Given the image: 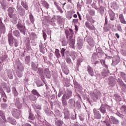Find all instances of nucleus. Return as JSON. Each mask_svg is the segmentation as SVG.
<instances>
[{"label": "nucleus", "mask_w": 126, "mask_h": 126, "mask_svg": "<svg viewBox=\"0 0 126 126\" xmlns=\"http://www.w3.org/2000/svg\"><path fill=\"white\" fill-rule=\"evenodd\" d=\"M65 34L66 39H68V37L69 38H70V37H71V38L73 37V35H74V32H73V30H72V29H69V30H65Z\"/></svg>", "instance_id": "obj_1"}, {"label": "nucleus", "mask_w": 126, "mask_h": 126, "mask_svg": "<svg viewBox=\"0 0 126 126\" xmlns=\"http://www.w3.org/2000/svg\"><path fill=\"white\" fill-rule=\"evenodd\" d=\"M16 26L17 29H18L20 31L21 33H23L24 35H25V26H24L20 23H18L16 25Z\"/></svg>", "instance_id": "obj_2"}, {"label": "nucleus", "mask_w": 126, "mask_h": 126, "mask_svg": "<svg viewBox=\"0 0 126 126\" xmlns=\"http://www.w3.org/2000/svg\"><path fill=\"white\" fill-rule=\"evenodd\" d=\"M7 36H8V42L9 43V45L11 46H12L13 45V39H14L13 35H12V33L9 32Z\"/></svg>", "instance_id": "obj_3"}, {"label": "nucleus", "mask_w": 126, "mask_h": 126, "mask_svg": "<svg viewBox=\"0 0 126 126\" xmlns=\"http://www.w3.org/2000/svg\"><path fill=\"white\" fill-rule=\"evenodd\" d=\"M8 15L10 18H13V16H14V8L12 7H9L8 9Z\"/></svg>", "instance_id": "obj_4"}, {"label": "nucleus", "mask_w": 126, "mask_h": 126, "mask_svg": "<svg viewBox=\"0 0 126 126\" xmlns=\"http://www.w3.org/2000/svg\"><path fill=\"white\" fill-rule=\"evenodd\" d=\"M101 93L97 92L96 90H94V92L92 93V96L93 99H98Z\"/></svg>", "instance_id": "obj_5"}, {"label": "nucleus", "mask_w": 126, "mask_h": 126, "mask_svg": "<svg viewBox=\"0 0 126 126\" xmlns=\"http://www.w3.org/2000/svg\"><path fill=\"white\" fill-rule=\"evenodd\" d=\"M68 43L70 47H72V49H74V44H75V40L70 36L68 39Z\"/></svg>", "instance_id": "obj_6"}, {"label": "nucleus", "mask_w": 126, "mask_h": 126, "mask_svg": "<svg viewBox=\"0 0 126 126\" xmlns=\"http://www.w3.org/2000/svg\"><path fill=\"white\" fill-rule=\"evenodd\" d=\"M94 117L95 118V119H97V120H100L101 119V114H100V113L97 109H94Z\"/></svg>", "instance_id": "obj_7"}, {"label": "nucleus", "mask_w": 126, "mask_h": 126, "mask_svg": "<svg viewBox=\"0 0 126 126\" xmlns=\"http://www.w3.org/2000/svg\"><path fill=\"white\" fill-rule=\"evenodd\" d=\"M87 69L89 74H90L91 76H94V71L93 70V68L89 65L87 67Z\"/></svg>", "instance_id": "obj_8"}, {"label": "nucleus", "mask_w": 126, "mask_h": 126, "mask_svg": "<svg viewBox=\"0 0 126 126\" xmlns=\"http://www.w3.org/2000/svg\"><path fill=\"white\" fill-rule=\"evenodd\" d=\"M108 25V16H106L105 17V23H104V27L103 28V29L104 31H109L110 30V29L109 28H107V25Z\"/></svg>", "instance_id": "obj_9"}, {"label": "nucleus", "mask_w": 126, "mask_h": 126, "mask_svg": "<svg viewBox=\"0 0 126 126\" xmlns=\"http://www.w3.org/2000/svg\"><path fill=\"white\" fill-rule=\"evenodd\" d=\"M66 95L63 94L62 98V104L63 107H66L67 105V102H66V100H65V96Z\"/></svg>", "instance_id": "obj_10"}, {"label": "nucleus", "mask_w": 126, "mask_h": 126, "mask_svg": "<svg viewBox=\"0 0 126 126\" xmlns=\"http://www.w3.org/2000/svg\"><path fill=\"white\" fill-rule=\"evenodd\" d=\"M119 16L120 22H121L122 24H126V21L124 17V15H123V14H120Z\"/></svg>", "instance_id": "obj_11"}, {"label": "nucleus", "mask_w": 126, "mask_h": 126, "mask_svg": "<svg viewBox=\"0 0 126 126\" xmlns=\"http://www.w3.org/2000/svg\"><path fill=\"white\" fill-rule=\"evenodd\" d=\"M12 115H13V116L16 118V119H19L21 116L20 113L18 112V111H17L16 110H14L12 112Z\"/></svg>", "instance_id": "obj_12"}, {"label": "nucleus", "mask_w": 126, "mask_h": 126, "mask_svg": "<svg viewBox=\"0 0 126 126\" xmlns=\"http://www.w3.org/2000/svg\"><path fill=\"white\" fill-rule=\"evenodd\" d=\"M115 13L113 11L111 10L109 11V17L110 20L112 21H114V20H115Z\"/></svg>", "instance_id": "obj_13"}, {"label": "nucleus", "mask_w": 126, "mask_h": 126, "mask_svg": "<svg viewBox=\"0 0 126 126\" xmlns=\"http://www.w3.org/2000/svg\"><path fill=\"white\" fill-rule=\"evenodd\" d=\"M109 85H110V86H115V83H116V80H115V79L113 77H110L109 79Z\"/></svg>", "instance_id": "obj_14"}, {"label": "nucleus", "mask_w": 126, "mask_h": 126, "mask_svg": "<svg viewBox=\"0 0 126 126\" xmlns=\"http://www.w3.org/2000/svg\"><path fill=\"white\" fill-rule=\"evenodd\" d=\"M85 26L87 27V28H88V29H90V30H94V29L95 28L94 26H91L90 23H89L88 22H86Z\"/></svg>", "instance_id": "obj_15"}, {"label": "nucleus", "mask_w": 126, "mask_h": 126, "mask_svg": "<svg viewBox=\"0 0 126 126\" xmlns=\"http://www.w3.org/2000/svg\"><path fill=\"white\" fill-rule=\"evenodd\" d=\"M64 95H66L65 99H68L72 96V92L71 91H67L66 94H64Z\"/></svg>", "instance_id": "obj_16"}, {"label": "nucleus", "mask_w": 126, "mask_h": 126, "mask_svg": "<svg viewBox=\"0 0 126 126\" xmlns=\"http://www.w3.org/2000/svg\"><path fill=\"white\" fill-rule=\"evenodd\" d=\"M110 121L113 123V124H114L115 125H118V124H119V121L116 119V118L113 116L110 117Z\"/></svg>", "instance_id": "obj_17"}, {"label": "nucleus", "mask_w": 126, "mask_h": 126, "mask_svg": "<svg viewBox=\"0 0 126 126\" xmlns=\"http://www.w3.org/2000/svg\"><path fill=\"white\" fill-rule=\"evenodd\" d=\"M55 55L57 59H60V58H61V57H62L61 56V54L60 53V50L58 49H55Z\"/></svg>", "instance_id": "obj_18"}, {"label": "nucleus", "mask_w": 126, "mask_h": 126, "mask_svg": "<svg viewBox=\"0 0 126 126\" xmlns=\"http://www.w3.org/2000/svg\"><path fill=\"white\" fill-rule=\"evenodd\" d=\"M32 94L33 95H34L35 96H37L38 97H41V95H40V94L37 91V90L33 89L32 91Z\"/></svg>", "instance_id": "obj_19"}, {"label": "nucleus", "mask_w": 126, "mask_h": 126, "mask_svg": "<svg viewBox=\"0 0 126 126\" xmlns=\"http://www.w3.org/2000/svg\"><path fill=\"white\" fill-rule=\"evenodd\" d=\"M0 31L3 34L5 33V26H4L3 24L0 26Z\"/></svg>", "instance_id": "obj_20"}, {"label": "nucleus", "mask_w": 126, "mask_h": 126, "mask_svg": "<svg viewBox=\"0 0 126 126\" xmlns=\"http://www.w3.org/2000/svg\"><path fill=\"white\" fill-rule=\"evenodd\" d=\"M21 5L24 7V9H25L26 10H28L29 8H28V5H27V3L24 2L23 0L21 1Z\"/></svg>", "instance_id": "obj_21"}, {"label": "nucleus", "mask_w": 126, "mask_h": 126, "mask_svg": "<svg viewBox=\"0 0 126 126\" xmlns=\"http://www.w3.org/2000/svg\"><path fill=\"white\" fill-rule=\"evenodd\" d=\"M0 94L1 95V97H5L6 99H7V96H6L5 93H4V91H3L2 89H0Z\"/></svg>", "instance_id": "obj_22"}, {"label": "nucleus", "mask_w": 126, "mask_h": 126, "mask_svg": "<svg viewBox=\"0 0 126 126\" xmlns=\"http://www.w3.org/2000/svg\"><path fill=\"white\" fill-rule=\"evenodd\" d=\"M13 34L15 37H19L20 36V32L19 31L16 30L13 32Z\"/></svg>", "instance_id": "obj_23"}, {"label": "nucleus", "mask_w": 126, "mask_h": 126, "mask_svg": "<svg viewBox=\"0 0 126 126\" xmlns=\"http://www.w3.org/2000/svg\"><path fill=\"white\" fill-rule=\"evenodd\" d=\"M17 10L20 13H21V12H23V13H25V10H24V9H23L21 6H17Z\"/></svg>", "instance_id": "obj_24"}, {"label": "nucleus", "mask_w": 126, "mask_h": 126, "mask_svg": "<svg viewBox=\"0 0 126 126\" xmlns=\"http://www.w3.org/2000/svg\"><path fill=\"white\" fill-rule=\"evenodd\" d=\"M100 111L102 114H105L106 113V108H105L104 105H101L100 108Z\"/></svg>", "instance_id": "obj_25"}, {"label": "nucleus", "mask_w": 126, "mask_h": 126, "mask_svg": "<svg viewBox=\"0 0 126 126\" xmlns=\"http://www.w3.org/2000/svg\"><path fill=\"white\" fill-rule=\"evenodd\" d=\"M6 59H7V55L5 54L2 55L1 57H0V60H1L2 62H5V61H6Z\"/></svg>", "instance_id": "obj_26"}, {"label": "nucleus", "mask_w": 126, "mask_h": 126, "mask_svg": "<svg viewBox=\"0 0 126 126\" xmlns=\"http://www.w3.org/2000/svg\"><path fill=\"white\" fill-rule=\"evenodd\" d=\"M34 119H35L34 114H33V113H30V115L29 116V120H30L31 121H34Z\"/></svg>", "instance_id": "obj_27"}, {"label": "nucleus", "mask_w": 126, "mask_h": 126, "mask_svg": "<svg viewBox=\"0 0 126 126\" xmlns=\"http://www.w3.org/2000/svg\"><path fill=\"white\" fill-rule=\"evenodd\" d=\"M30 20L31 22L33 24H34V16L32 15V13L30 14Z\"/></svg>", "instance_id": "obj_28"}, {"label": "nucleus", "mask_w": 126, "mask_h": 126, "mask_svg": "<svg viewBox=\"0 0 126 126\" xmlns=\"http://www.w3.org/2000/svg\"><path fill=\"white\" fill-rule=\"evenodd\" d=\"M86 18H87V20L89 21V22H90L91 23H94V22H95V21L93 19V18L92 17H86Z\"/></svg>", "instance_id": "obj_29"}, {"label": "nucleus", "mask_w": 126, "mask_h": 126, "mask_svg": "<svg viewBox=\"0 0 126 126\" xmlns=\"http://www.w3.org/2000/svg\"><path fill=\"white\" fill-rule=\"evenodd\" d=\"M42 4L43 5V6H44V7L47 8V9H48L49 8V3H48V2H47V1H43L42 2Z\"/></svg>", "instance_id": "obj_30"}, {"label": "nucleus", "mask_w": 126, "mask_h": 126, "mask_svg": "<svg viewBox=\"0 0 126 126\" xmlns=\"http://www.w3.org/2000/svg\"><path fill=\"white\" fill-rule=\"evenodd\" d=\"M61 42L62 43V46H66V45L67 44V42H66V40H65L64 39H61Z\"/></svg>", "instance_id": "obj_31"}, {"label": "nucleus", "mask_w": 126, "mask_h": 126, "mask_svg": "<svg viewBox=\"0 0 126 126\" xmlns=\"http://www.w3.org/2000/svg\"><path fill=\"white\" fill-rule=\"evenodd\" d=\"M12 91L14 96H17V95H18V93L17 92V91L16 90V88L15 87L13 88Z\"/></svg>", "instance_id": "obj_32"}, {"label": "nucleus", "mask_w": 126, "mask_h": 126, "mask_svg": "<svg viewBox=\"0 0 126 126\" xmlns=\"http://www.w3.org/2000/svg\"><path fill=\"white\" fill-rule=\"evenodd\" d=\"M7 104L4 103H2L0 104L1 109H6V108H7Z\"/></svg>", "instance_id": "obj_33"}, {"label": "nucleus", "mask_w": 126, "mask_h": 126, "mask_svg": "<svg viewBox=\"0 0 126 126\" xmlns=\"http://www.w3.org/2000/svg\"><path fill=\"white\" fill-rule=\"evenodd\" d=\"M65 52V49L62 48L61 50V54L62 55V56L63 58H64V53Z\"/></svg>", "instance_id": "obj_34"}, {"label": "nucleus", "mask_w": 126, "mask_h": 126, "mask_svg": "<svg viewBox=\"0 0 126 126\" xmlns=\"http://www.w3.org/2000/svg\"><path fill=\"white\" fill-rule=\"evenodd\" d=\"M7 75H8L9 79H13V75H12V73L11 72H8Z\"/></svg>", "instance_id": "obj_35"}, {"label": "nucleus", "mask_w": 126, "mask_h": 126, "mask_svg": "<svg viewBox=\"0 0 126 126\" xmlns=\"http://www.w3.org/2000/svg\"><path fill=\"white\" fill-rule=\"evenodd\" d=\"M89 14H90V15L94 16V15H95V11L93 10H90L89 11Z\"/></svg>", "instance_id": "obj_36"}, {"label": "nucleus", "mask_w": 126, "mask_h": 126, "mask_svg": "<svg viewBox=\"0 0 126 126\" xmlns=\"http://www.w3.org/2000/svg\"><path fill=\"white\" fill-rule=\"evenodd\" d=\"M25 61L27 63H29L30 62V56H26Z\"/></svg>", "instance_id": "obj_37"}, {"label": "nucleus", "mask_w": 126, "mask_h": 126, "mask_svg": "<svg viewBox=\"0 0 126 126\" xmlns=\"http://www.w3.org/2000/svg\"><path fill=\"white\" fill-rule=\"evenodd\" d=\"M13 44L15 47H17L18 46V42L17 41V39H15L14 40Z\"/></svg>", "instance_id": "obj_38"}, {"label": "nucleus", "mask_w": 126, "mask_h": 126, "mask_svg": "<svg viewBox=\"0 0 126 126\" xmlns=\"http://www.w3.org/2000/svg\"><path fill=\"white\" fill-rule=\"evenodd\" d=\"M67 63H71V59L69 58H67L65 59Z\"/></svg>", "instance_id": "obj_39"}, {"label": "nucleus", "mask_w": 126, "mask_h": 126, "mask_svg": "<svg viewBox=\"0 0 126 126\" xmlns=\"http://www.w3.org/2000/svg\"><path fill=\"white\" fill-rule=\"evenodd\" d=\"M39 51L40 53H42V54H45V49H44L43 47H40L39 48Z\"/></svg>", "instance_id": "obj_40"}, {"label": "nucleus", "mask_w": 126, "mask_h": 126, "mask_svg": "<svg viewBox=\"0 0 126 126\" xmlns=\"http://www.w3.org/2000/svg\"><path fill=\"white\" fill-rule=\"evenodd\" d=\"M30 99L32 101H35V100H36V97L34 95H31L30 96Z\"/></svg>", "instance_id": "obj_41"}, {"label": "nucleus", "mask_w": 126, "mask_h": 126, "mask_svg": "<svg viewBox=\"0 0 126 126\" xmlns=\"http://www.w3.org/2000/svg\"><path fill=\"white\" fill-rule=\"evenodd\" d=\"M43 37L44 40H47V34H46V32L44 31H43Z\"/></svg>", "instance_id": "obj_42"}, {"label": "nucleus", "mask_w": 126, "mask_h": 126, "mask_svg": "<svg viewBox=\"0 0 126 126\" xmlns=\"http://www.w3.org/2000/svg\"><path fill=\"white\" fill-rule=\"evenodd\" d=\"M57 20H58V21H62L63 20V18H62V16H57Z\"/></svg>", "instance_id": "obj_43"}, {"label": "nucleus", "mask_w": 126, "mask_h": 126, "mask_svg": "<svg viewBox=\"0 0 126 126\" xmlns=\"http://www.w3.org/2000/svg\"><path fill=\"white\" fill-rule=\"evenodd\" d=\"M57 9L60 11V13H63V9H62V8L60 6L58 8H57Z\"/></svg>", "instance_id": "obj_44"}, {"label": "nucleus", "mask_w": 126, "mask_h": 126, "mask_svg": "<svg viewBox=\"0 0 126 126\" xmlns=\"http://www.w3.org/2000/svg\"><path fill=\"white\" fill-rule=\"evenodd\" d=\"M100 63L101 64H102V65H104V64L106 63V62L104 60H100Z\"/></svg>", "instance_id": "obj_45"}, {"label": "nucleus", "mask_w": 126, "mask_h": 126, "mask_svg": "<svg viewBox=\"0 0 126 126\" xmlns=\"http://www.w3.org/2000/svg\"><path fill=\"white\" fill-rule=\"evenodd\" d=\"M117 82H118V83H120V84H123V81H122V79L120 78L118 79Z\"/></svg>", "instance_id": "obj_46"}, {"label": "nucleus", "mask_w": 126, "mask_h": 126, "mask_svg": "<svg viewBox=\"0 0 126 126\" xmlns=\"http://www.w3.org/2000/svg\"><path fill=\"white\" fill-rule=\"evenodd\" d=\"M73 22L75 24L78 23V19H75L73 20Z\"/></svg>", "instance_id": "obj_47"}, {"label": "nucleus", "mask_w": 126, "mask_h": 126, "mask_svg": "<svg viewBox=\"0 0 126 126\" xmlns=\"http://www.w3.org/2000/svg\"><path fill=\"white\" fill-rule=\"evenodd\" d=\"M71 57L73 59V61H74L76 59V56L74 54L72 55Z\"/></svg>", "instance_id": "obj_48"}, {"label": "nucleus", "mask_w": 126, "mask_h": 126, "mask_svg": "<svg viewBox=\"0 0 126 126\" xmlns=\"http://www.w3.org/2000/svg\"><path fill=\"white\" fill-rule=\"evenodd\" d=\"M54 4L56 6L57 8H58V7H60V5H59V4H58V3L56 1L54 2Z\"/></svg>", "instance_id": "obj_49"}, {"label": "nucleus", "mask_w": 126, "mask_h": 126, "mask_svg": "<svg viewBox=\"0 0 126 126\" xmlns=\"http://www.w3.org/2000/svg\"><path fill=\"white\" fill-rule=\"evenodd\" d=\"M32 69H33V70H35V71L37 70V66H34V65H32Z\"/></svg>", "instance_id": "obj_50"}, {"label": "nucleus", "mask_w": 126, "mask_h": 126, "mask_svg": "<svg viewBox=\"0 0 126 126\" xmlns=\"http://www.w3.org/2000/svg\"><path fill=\"white\" fill-rule=\"evenodd\" d=\"M98 9L100 10V11H104V7L102 6H101Z\"/></svg>", "instance_id": "obj_51"}, {"label": "nucleus", "mask_w": 126, "mask_h": 126, "mask_svg": "<svg viewBox=\"0 0 126 126\" xmlns=\"http://www.w3.org/2000/svg\"><path fill=\"white\" fill-rule=\"evenodd\" d=\"M32 36V37H33L34 38H36V37H37V35H36V33H34V32H32L31 33Z\"/></svg>", "instance_id": "obj_52"}, {"label": "nucleus", "mask_w": 126, "mask_h": 126, "mask_svg": "<svg viewBox=\"0 0 126 126\" xmlns=\"http://www.w3.org/2000/svg\"><path fill=\"white\" fill-rule=\"evenodd\" d=\"M121 75H122V78H123L124 79H125V78H126V74L122 73Z\"/></svg>", "instance_id": "obj_53"}, {"label": "nucleus", "mask_w": 126, "mask_h": 126, "mask_svg": "<svg viewBox=\"0 0 126 126\" xmlns=\"http://www.w3.org/2000/svg\"><path fill=\"white\" fill-rule=\"evenodd\" d=\"M104 123H105L106 124V126H111V124L107 122V121H104Z\"/></svg>", "instance_id": "obj_54"}, {"label": "nucleus", "mask_w": 126, "mask_h": 126, "mask_svg": "<svg viewBox=\"0 0 126 126\" xmlns=\"http://www.w3.org/2000/svg\"><path fill=\"white\" fill-rule=\"evenodd\" d=\"M75 29L76 32H77V31H78V27L76 25H75Z\"/></svg>", "instance_id": "obj_55"}, {"label": "nucleus", "mask_w": 126, "mask_h": 126, "mask_svg": "<svg viewBox=\"0 0 126 126\" xmlns=\"http://www.w3.org/2000/svg\"><path fill=\"white\" fill-rule=\"evenodd\" d=\"M115 36L118 39H120V35L118 33H115Z\"/></svg>", "instance_id": "obj_56"}, {"label": "nucleus", "mask_w": 126, "mask_h": 126, "mask_svg": "<svg viewBox=\"0 0 126 126\" xmlns=\"http://www.w3.org/2000/svg\"><path fill=\"white\" fill-rule=\"evenodd\" d=\"M23 126H31V125H30L28 123H26L24 125H23Z\"/></svg>", "instance_id": "obj_57"}, {"label": "nucleus", "mask_w": 126, "mask_h": 126, "mask_svg": "<svg viewBox=\"0 0 126 126\" xmlns=\"http://www.w3.org/2000/svg\"><path fill=\"white\" fill-rule=\"evenodd\" d=\"M6 92L7 93H9V92H10V88H7L6 89Z\"/></svg>", "instance_id": "obj_58"}, {"label": "nucleus", "mask_w": 126, "mask_h": 126, "mask_svg": "<svg viewBox=\"0 0 126 126\" xmlns=\"http://www.w3.org/2000/svg\"><path fill=\"white\" fill-rule=\"evenodd\" d=\"M46 76L47 77V78H51V75L49 73H48L47 75H46Z\"/></svg>", "instance_id": "obj_59"}, {"label": "nucleus", "mask_w": 126, "mask_h": 126, "mask_svg": "<svg viewBox=\"0 0 126 126\" xmlns=\"http://www.w3.org/2000/svg\"><path fill=\"white\" fill-rule=\"evenodd\" d=\"M6 99H7V98H2L3 102H4V103L7 102V100H6Z\"/></svg>", "instance_id": "obj_60"}, {"label": "nucleus", "mask_w": 126, "mask_h": 126, "mask_svg": "<svg viewBox=\"0 0 126 126\" xmlns=\"http://www.w3.org/2000/svg\"><path fill=\"white\" fill-rule=\"evenodd\" d=\"M78 13V15L79 16V18L80 19V20H81V17L80 16V14H79V12H77Z\"/></svg>", "instance_id": "obj_61"}, {"label": "nucleus", "mask_w": 126, "mask_h": 126, "mask_svg": "<svg viewBox=\"0 0 126 126\" xmlns=\"http://www.w3.org/2000/svg\"><path fill=\"white\" fill-rule=\"evenodd\" d=\"M3 25V23H2V21H1V18H0V26Z\"/></svg>", "instance_id": "obj_62"}, {"label": "nucleus", "mask_w": 126, "mask_h": 126, "mask_svg": "<svg viewBox=\"0 0 126 126\" xmlns=\"http://www.w3.org/2000/svg\"><path fill=\"white\" fill-rule=\"evenodd\" d=\"M99 63V61H95L94 63V64H97Z\"/></svg>", "instance_id": "obj_63"}, {"label": "nucleus", "mask_w": 126, "mask_h": 126, "mask_svg": "<svg viewBox=\"0 0 126 126\" xmlns=\"http://www.w3.org/2000/svg\"><path fill=\"white\" fill-rule=\"evenodd\" d=\"M103 65H104V66L105 67V68H107V69H108V65H107L106 64V63L105 64H103Z\"/></svg>", "instance_id": "obj_64"}]
</instances>
